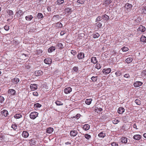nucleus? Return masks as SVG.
I'll return each mask as SVG.
<instances>
[{
    "label": "nucleus",
    "instance_id": "f257e3e1",
    "mask_svg": "<svg viewBox=\"0 0 146 146\" xmlns=\"http://www.w3.org/2000/svg\"><path fill=\"white\" fill-rule=\"evenodd\" d=\"M132 7V5L131 4L129 3H127L123 7V9L125 12L127 13L131 11Z\"/></svg>",
    "mask_w": 146,
    "mask_h": 146
},
{
    "label": "nucleus",
    "instance_id": "f03ea898",
    "mask_svg": "<svg viewBox=\"0 0 146 146\" xmlns=\"http://www.w3.org/2000/svg\"><path fill=\"white\" fill-rule=\"evenodd\" d=\"M38 113L36 111L32 112L30 114V117L31 119H34L38 116Z\"/></svg>",
    "mask_w": 146,
    "mask_h": 146
},
{
    "label": "nucleus",
    "instance_id": "7ed1b4c3",
    "mask_svg": "<svg viewBox=\"0 0 146 146\" xmlns=\"http://www.w3.org/2000/svg\"><path fill=\"white\" fill-rule=\"evenodd\" d=\"M145 27L143 26H140L137 29V31L139 33L143 32L145 31Z\"/></svg>",
    "mask_w": 146,
    "mask_h": 146
},
{
    "label": "nucleus",
    "instance_id": "20e7f679",
    "mask_svg": "<svg viewBox=\"0 0 146 146\" xmlns=\"http://www.w3.org/2000/svg\"><path fill=\"white\" fill-rule=\"evenodd\" d=\"M72 90V89L70 87L66 88L64 90V92L66 94L70 93Z\"/></svg>",
    "mask_w": 146,
    "mask_h": 146
},
{
    "label": "nucleus",
    "instance_id": "39448f33",
    "mask_svg": "<svg viewBox=\"0 0 146 146\" xmlns=\"http://www.w3.org/2000/svg\"><path fill=\"white\" fill-rule=\"evenodd\" d=\"M30 88L31 90L34 91L37 89V86L36 84H31L30 85Z\"/></svg>",
    "mask_w": 146,
    "mask_h": 146
},
{
    "label": "nucleus",
    "instance_id": "423d86ee",
    "mask_svg": "<svg viewBox=\"0 0 146 146\" xmlns=\"http://www.w3.org/2000/svg\"><path fill=\"white\" fill-rule=\"evenodd\" d=\"M44 62L46 64H50L52 62L51 59L48 58H46L44 60Z\"/></svg>",
    "mask_w": 146,
    "mask_h": 146
},
{
    "label": "nucleus",
    "instance_id": "0eeeda50",
    "mask_svg": "<svg viewBox=\"0 0 146 146\" xmlns=\"http://www.w3.org/2000/svg\"><path fill=\"white\" fill-rule=\"evenodd\" d=\"M43 74L42 72L40 70L36 71L35 73V76H39L42 75Z\"/></svg>",
    "mask_w": 146,
    "mask_h": 146
},
{
    "label": "nucleus",
    "instance_id": "6e6552de",
    "mask_svg": "<svg viewBox=\"0 0 146 146\" xmlns=\"http://www.w3.org/2000/svg\"><path fill=\"white\" fill-rule=\"evenodd\" d=\"M54 131V129L51 127H49L46 129V132L48 134H51Z\"/></svg>",
    "mask_w": 146,
    "mask_h": 146
},
{
    "label": "nucleus",
    "instance_id": "1a4fd4ad",
    "mask_svg": "<svg viewBox=\"0 0 146 146\" xmlns=\"http://www.w3.org/2000/svg\"><path fill=\"white\" fill-rule=\"evenodd\" d=\"M111 70V68H108L106 69H104L102 70V72L105 74H108L110 72Z\"/></svg>",
    "mask_w": 146,
    "mask_h": 146
},
{
    "label": "nucleus",
    "instance_id": "9d476101",
    "mask_svg": "<svg viewBox=\"0 0 146 146\" xmlns=\"http://www.w3.org/2000/svg\"><path fill=\"white\" fill-rule=\"evenodd\" d=\"M8 93L12 95H14L16 93L15 90L13 89H10L8 90Z\"/></svg>",
    "mask_w": 146,
    "mask_h": 146
},
{
    "label": "nucleus",
    "instance_id": "9b49d317",
    "mask_svg": "<svg viewBox=\"0 0 146 146\" xmlns=\"http://www.w3.org/2000/svg\"><path fill=\"white\" fill-rule=\"evenodd\" d=\"M77 57L79 59H82L84 57V54L83 52H80L78 54Z\"/></svg>",
    "mask_w": 146,
    "mask_h": 146
},
{
    "label": "nucleus",
    "instance_id": "f8f14e48",
    "mask_svg": "<svg viewBox=\"0 0 146 146\" xmlns=\"http://www.w3.org/2000/svg\"><path fill=\"white\" fill-rule=\"evenodd\" d=\"M78 132L75 130H72L70 131V135L71 136H75L77 134Z\"/></svg>",
    "mask_w": 146,
    "mask_h": 146
},
{
    "label": "nucleus",
    "instance_id": "ddd939ff",
    "mask_svg": "<svg viewBox=\"0 0 146 146\" xmlns=\"http://www.w3.org/2000/svg\"><path fill=\"white\" fill-rule=\"evenodd\" d=\"M125 111V109L124 108L121 107H119L117 110L118 113L120 114H122Z\"/></svg>",
    "mask_w": 146,
    "mask_h": 146
},
{
    "label": "nucleus",
    "instance_id": "4468645a",
    "mask_svg": "<svg viewBox=\"0 0 146 146\" xmlns=\"http://www.w3.org/2000/svg\"><path fill=\"white\" fill-rule=\"evenodd\" d=\"M141 138V136L137 134L135 135L133 137V138L134 139L136 140H139Z\"/></svg>",
    "mask_w": 146,
    "mask_h": 146
},
{
    "label": "nucleus",
    "instance_id": "2eb2a0df",
    "mask_svg": "<svg viewBox=\"0 0 146 146\" xmlns=\"http://www.w3.org/2000/svg\"><path fill=\"white\" fill-rule=\"evenodd\" d=\"M22 135L23 137L27 138L29 136V134L27 131H23Z\"/></svg>",
    "mask_w": 146,
    "mask_h": 146
},
{
    "label": "nucleus",
    "instance_id": "dca6fc26",
    "mask_svg": "<svg viewBox=\"0 0 146 146\" xmlns=\"http://www.w3.org/2000/svg\"><path fill=\"white\" fill-rule=\"evenodd\" d=\"M128 139L125 137H122L121 139V140L122 143L125 144L127 142Z\"/></svg>",
    "mask_w": 146,
    "mask_h": 146
},
{
    "label": "nucleus",
    "instance_id": "f3484780",
    "mask_svg": "<svg viewBox=\"0 0 146 146\" xmlns=\"http://www.w3.org/2000/svg\"><path fill=\"white\" fill-rule=\"evenodd\" d=\"M1 114L5 117H7L8 115V112L6 110H3L1 112Z\"/></svg>",
    "mask_w": 146,
    "mask_h": 146
},
{
    "label": "nucleus",
    "instance_id": "a211bd4d",
    "mask_svg": "<svg viewBox=\"0 0 146 146\" xmlns=\"http://www.w3.org/2000/svg\"><path fill=\"white\" fill-rule=\"evenodd\" d=\"M91 62L94 64H96L98 62L96 57L94 56L92 57L91 58Z\"/></svg>",
    "mask_w": 146,
    "mask_h": 146
},
{
    "label": "nucleus",
    "instance_id": "6ab92c4d",
    "mask_svg": "<svg viewBox=\"0 0 146 146\" xmlns=\"http://www.w3.org/2000/svg\"><path fill=\"white\" fill-rule=\"evenodd\" d=\"M33 17L32 15H28L25 17V19L27 21H30L33 19Z\"/></svg>",
    "mask_w": 146,
    "mask_h": 146
},
{
    "label": "nucleus",
    "instance_id": "aec40b11",
    "mask_svg": "<svg viewBox=\"0 0 146 146\" xmlns=\"http://www.w3.org/2000/svg\"><path fill=\"white\" fill-rule=\"evenodd\" d=\"M71 8L69 7L66 8L65 9V11L66 13L70 14L72 12V11Z\"/></svg>",
    "mask_w": 146,
    "mask_h": 146
},
{
    "label": "nucleus",
    "instance_id": "412c9836",
    "mask_svg": "<svg viewBox=\"0 0 146 146\" xmlns=\"http://www.w3.org/2000/svg\"><path fill=\"white\" fill-rule=\"evenodd\" d=\"M142 83L140 82H135L134 84V86L135 87H138L141 85Z\"/></svg>",
    "mask_w": 146,
    "mask_h": 146
},
{
    "label": "nucleus",
    "instance_id": "4be33fe9",
    "mask_svg": "<svg viewBox=\"0 0 146 146\" xmlns=\"http://www.w3.org/2000/svg\"><path fill=\"white\" fill-rule=\"evenodd\" d=\"M55 49V47L53 46H52L48 49V51L49 52H52L54 51Z\"/></svg>",
    "mask_w": 146,
    "mask_h": 146
},
{
    "label": "nucleus",
    "instance_id": "5701e85b",
    "mask_svg": "<svg viewBox=\"0 0 146 146\" xmlns=\"http://www.w3.org/2000/svg\"><path fill=\"white\" fill-rule=\"evenodd\" d=\"M22 115L21 113L16 114L14 115V117L16 119H19L22 117Z\"/></svg>",
    "mask_w": 146,
    "mask_h": 146
},
{
    "label": "nucleus",
    "instance_id": "b1692460",
    "mask_svg": "<svg viewBox=\"0 0 146 146\" xmlns=\"http://www.w3.org/2000/svg\"><path fill=\"white\" fill-rule=\"evenodd\" d=\"M90 128V125L87 124L84 125L83 127V129L85 130L86 131L89 129Z\"/></svg>",
    "mask_w": 146,
    "mask_h": 146
},
{
    "label": "nucleus",
    "instance_id": "393cba45",
    "mask_svg": "<svg viewBox=\"0 0 146 146\" xmlns=\"http://www.w3.org/2000/svg\"><path fill=\"white\" fill-rule=\"evenodd\" d=\"M99 137L100 138H104L106 136L105 133L103 132H101L98 135Z\"/></svg>",
    "mask_w": 146,
    "mask_h": 146
},
{
    "label": "nucleus",
    "instance_id": "a878e982",
    "mask_svg": "<svg viewBox=\"0 0 146 146\" xmlns=\"http://www.w3.org/2000/svg\"><path fill=\"white\" fill-rule=\"evenodd\" d=\"M101 17L102 19L104 20H108L109 19V17L106 14L102 15Z\"/></svg>",
    "mask_w": 146,
    "mask_h": 146
},
{
    "label": "nucleus",
    "instance_id": "bb28decb",
    "mask_svg": "<svg viewBox=\"0 0 146 146\" xmlns=\"http://www.w3.org/2000/svg\"><path fill=\"white\" fill-rule=\"evenodd\" d=\"M92 100L91 99H87L85 101V103L86 104L90 105L91 104Z\"/></svg>",
    "mask_w": 146,
    "mask_h": 146
},
{
    "label": "nucleus",
    "instance_id": "cd10ccee",
    "mask_svg": "<svg viewBox=\"0 0 146 146\" xmlns=\"http://www.w3.org/2000/svg\"><path fill=\"white\" fill-rule=\"evenodd\" d=\"M7 12L10 17H13V12L12 10H8L7 11Z\"/></svg>",
    "mask_w": 146,
    "mask_h": 146
},
{
    "label": "nucleus",
    "instance_id": "c85d7f7f",
    "mask_svg": "<svg viewBox=\"0 0 146 146\" xmlns=\"http://www.w3.org/2000/svg\"><path fill=\"white\" fill-rule=\"evenodd\" d=\"M19 81V80L17 78H15L13 79L12 80V82L15 84H17Z\"/></svg>",
    "mask_w": 146,
    "mask_h": 146
},
{
    "label": "nucleus",
    "instance_id": "c756f323",
    "mask_svg": "<svg viewBox=\"0 0 146 146\" xmlns=\"http://www.w3.org/2000/svg\"><path fill=\"white\" fill-rule=\"evenodd\" d=\"M140 40L143 42H146V37L144 36H142L140 38Z\"/></svg>",
    "mask_w": 146,
    "mask_h": 146
},
{
    "label": "nucleus",
    "instance_id": "7c9ffc66",
    "mask_svg": "<svg viewBox=\"0 0 146 146\" xmlns=\"http://www.w3.org/2000/svg\"><path fill=\"white\" fill-rule=\"evenodd\" d=\"M133 60V58L131 57L127 58L125 60L126 62L127 63H129L131 62Z\"/></svg>",
    "mask_w": 146,
    "mask_h": 146
},
{
    "label": "nucleus",
    "instance_id": "2f4dec72",
    "mask_svg": "<svg viewBox=\"0 0 146 146\" xmlns=\"http://www.w3.org/2000/svg\"><path fill=\"white\" fill-rule=\"evenodd\" d=\"M11 127L15 130L16 131L18 129L17 125L16 124H13L11 125Z\"/></svg>",
    "mask_w": 146,
    "mask_h": 146
},
{
    "label": "nucleus",
    "instance_id": "473e14b6",
    "mask_svg": "<svg viewBox=\"0 0 146 146\" xmlns=\"http://www.w3.org/2000/svg\"><path fill=\"white\" fill-rule=\"evenodd\" d=\"M64 2V0H57L56 3L58 5H60Z\"/></svg>",
    "mask_w": 146,
    "mask_h": 146
},
{
    "label": "nucleus",
    "instance_id": "72a5a7b5",
    "mask_svg": "<svg viewBox=\"0 0 146 146\" xmlns=\"http://www.w3.org/2000/svg\"><path fill=\"white\" fill-rule=\"evenodd\" d=\"M122 73L120 71H118L115 73V74L117 76H120L122 75Z\"/></svg>",
    "mask_w": 146,
    "mask_h": 146
},
{
    "label": "nucleus",
    "instance_id": "f704fd0d",
    "mask_svg": "<svg viewBox=\"0 0 146 146\" xmlns=\"http://www.w3.org/2000/svg\"><path fill=\"white\" fill-rule=\"evenodd\" d=\"M41 106V105L38 103L35 104L34 105V107L35 108H40Z\"/></svg>",
    "mask_w": 146,
    "mask_h": 146
},
{
    "label": "nucleus",
    "instance_id": "c9c22d12",
    "mask_svg": "<svg viewBox=\"0 0 146 146\" xmlns=\"http://www.w3.org/2000/svg\"><path fill=\"white\" fill-rule=\"evenodd\" d=\"M112 2L111 0H105V3L106 5H109Z\"/></svg>",
    "mask_w": 146,
    "mask_h": 146
},
{
    "label": "nucleus",
    "instance_id": "e433bc0d",
    "mask_svg": "<svg viewBox=\"0 0 146 146\" xmlns=\"http://www.w3.org/2000/svg\"><path fill=\"white\" fill-rule=\"evenodd\" d=\"M37 17L39 19H41L43 17L42 14L41 13H38L37 15Z\"/></svg>",
    "mask_w": 146,
    "mask_h": 146
},
{
    "label": "nucleus",
    "instance_id": "4c0bfd02",
    "mask_svg": "<svg viewBox=\"0 0 146 146\" xmlns=\"http://www.w3.org/2000/svg\"><path fill=\"white\" fill-rule=\"evenodd\" d=\"M102 110V109L101 108H98V107H96L95 109V111L96 112L98 113L101 111Z\"/></svg>",
    "mask_w": 146,
    "mask_h": 146
},
{
    "label": "nucleus",
    "instance_id": "58836bf2",
    "mask_svg": "<svg viewBox=\"0 0 146 146\" xmlns=\"http://www.w3.org/2000/svg\"><path fill=\"white\" fill-rule=\"evenodd\" d=\"M56 26L57 28L62 27V25L61 23L58 22L56 24Z\"/></svg>",
    "mask_w": 146,
    "mask_h": 146
},
{
    "label": "nucleus",
    "instance_id": "ea45409f",
    "mask_svg": "<svg viewBox=\"0 0 146 146\" xmlns=\"http://www.w3.org/2000/svg\"><path fill=\"white\" fill-rule=\"evenodd\" d=\"M30 143L32 145H35L36 144L35 141L34 139H31V140Z\"/></svg>",
    "mask_w": 146,
    "mask_h": 146
},
{
    "label": "nucleus",
    "instance_id": "a19ab883",
    "mask_svg": "<svg viewBox=\"0 0 146 146\" xmlns=\"http://www.w3.org/2000/svg\"><path fill=\"white\" fill-rule=\"evenodd\" d=\"M55 103L57 106H61L63 105L62 102L59 101H57L55 102Z\"/></svg>",
    "mask_w": 146,
    "mask_h": 146
},
{
    "label": "nucleus",
    "instance_id": "79ce46f5",
    "mask_svg": "<svg viewBox=\"0 0 146 146\" xmlns=\"http://www.w3.org/2000/svg\"><path fill=\"white\" fill-rule=\"evenodd\" d=\"M100 36V35L98 33H96L93 35V37L94 38H98Z\"/></svg>",
    "mask_w": 146,
    "mask_h": 146
},
{
    "label": "nucleus",
    "instance_id": "37998d69",
    "mask_svg": "<svg viewBox=\"0 0 146 146\" xmlns=\"http://www.w3.org/2000/svg\"><path fill=\"white\" fill-rule=\"evenodd\" d=\"M57 46L58 47V48L59 49L63 48V46L62 44L60 43H59L58 44Z\"/></svg>",
    "mask_w": 146,
    "mask_h": 146
},
{
    "label": "nucleus",
    "instance_id": "c03bdc74",
    "mask_svg": "<svg viewBox=\"0 0 146 146\" xmlns=\"http://www.w3.org/2000/svg\"><path fill=\"white\" fill-rule=\"evenodd\" d=\"M101 67V66L99 64H97L95 66V68L98 69H100Z\"/></svg>",
    "mask_w": 146,
    "mask_h": 146
},
{
    "label": "nucleus",
    "instance_id": "a18cd8bd",
    "mask_svg": "<svg viewBox=\"0 0 146 146\" xmlns=\"http://www.w3.org/2000/svg\"><path fill=\"white\" fill-rule=\"evenodd\" d=\"M135 102L137 105H140L141 104V102L140 100L139 99L136 100H135Z\"/></svg>",
    "mask_w": 146,
    "mask_h": 146
},
{
    "label": "nucleus",
    "instance_id": "49530a36",
    "mask_svg": "<svg viewBox=\"0 0 146 146\" xmlns=\"http://www.w3.org/2000/svg\"><path fill=\"white\" fill-rule=\"evenodd\" d=\"M84 137L86 139H89L91 137V136L90 135L86 134L85 135Z\"/></svg>",
    "mask_w": 146,
    "mask_h": 146
},
{
    "label": "nucleus",
    "instance_id": "de8ad7c7",
    "mask_svg": "<svg viewBox=\"0 0 146 146\" xmlns=\"http://www.w3.org/2000/svg\"><path fill=\"white\" fill-rule=\"evenodd\" d=\"M85 0H77V2L80 4H82L84 3Z\"/></svg>",
    "mask_w": 146,
    "mask_h": 146
},
{
    "label": "nucleus",
    "instance_id": "09e8293b",
    "mask_svg": "<svg viewBox=\"0 0 146 146\" xmlns=\"http://www.w3.org/2000/svg\"><path fill=\"white\" fill-rule=\"evenodd\" d=\"M121 50L125 52L127 51L128 50V49L127 47H124L121 48Z\"/></svg>",
    "mask_w": 146,
    "mask_h": 146
},
{
    "label": "nucleus",
    "instance_id": "8fccbe9b",
    "mask_svg": "<svg viewBox=\"0 0 146 146\" xmlns=\"http://www.w3.org/2000/svg\"><path fill=\"white\" fill-rule=\"evenodd\" d=\"M98 27L101 28L102 26V24L100 22L97 23L95 24Z\"/></svg>",
    "mask_w": 146,
    "mask_h": 146
},
{
    "label": "nucleus",
    "instance_id": "3c124183",
    "mask_svg": "<svg viewBox=\"0 0 146 146\" xmlns=\"http://www.w3.org/2000/svg\"><path fill=\"white\" fill-rule=\"evenodd\" d=\"M4 100V98L2 96H0V102L1 103H2Z\"/></svg>",
    "mask_w": 146,
    "mask_h": 146
},
{
    "label": "nucleus",
    "instance_id": "603ef678",
    "mask_svg": "<svg viewBox=\"0 0 146 146\" xmlns=\"http://www.w3.org/2000/svg\"><path fill=\"white\" fill-rule=\"evenodd\" d=\"M97 77H95L94 76H93L91 78V80L93 81V82H95L97 81Z\"/></svg>",
    "mask_w": 146,
    "mask_h": 146
},
{
    "label": "nucleus",
    "instance_id": "864d4df0",
    "mask_svg": "<svg viewBox=\"0 0 146 146\" xmlns=\"http://www.w3.org/2000/svg\"><path fill=\"white\" fill-rule=\"evenodd\" d=\"M4 29L6 31H8L9 29V26L8 25H5L4 27Z\"/></svg>",
    "mask_w": 146,
    "mask_h": 146
},
{
    "label": "nucleus",
    "instance_id": "5fc2aeb1",
    "mask_svg": "<svg viewBox=\"0 0 146 146\" xmlns=\"http://www.w3.org/2000/svg\"><path fill=\"white\" fill-rule=\"evenodd\" d=\"M113 123L114 124H116L119 122V121L118 119H115L112 121Z\"/></svg>",
    "mask_w": 146,
    "mask_h": 146
},
{
    "label": "nucleus",
    "instance_id": "6e6d98bb",
    "mask_svg": "<svg viewBox=\"0 0 146 146\" xmlns=\"http://www.w3.org/2000/svg\"><path fill=\"white\" fill-rule=\"evenodd\" d=\"M101 17L100 16H98L96 19V21L98 22V21H100L101 19Z\"/></svg>",
    "mask_w": 146,
    "mask_h": 146
},
{
    "label": "nucleus",
    "instance_id": "4d7b16f0",
    "mask_svg": "<svg viewBox=\"0 0 146 146\" xmlns=\"http://www.w3.org/2000/svg\"><path fill=\"white\" fill-rule=\"evenodd\" d=\"M112 146H119L118 144L116 142H114L111 143Z\"/></svg>",
    "mask_w": 146,
    "mask_h": 146
},
{
    "label": "nucleus",
    "instance_id": "13d9d810",
    "mask_svg": "<svg viewBox=\"0 0 146 146\" xmlns=\"http://www.w3.org/2000/svg\"><path fill=\"white\" fill-rule=\"evenodd\" d=\"M124 77L125 78H130V76L128 74H126L124 75Z\"/></svg>",
    "mask_w": 146,
    "mask_h": 146
},
{
    "label": "nucleus",
    "instance_id": "bf43d9fd",
    "mask_svg": "<svg viewBox=\"0 0 146 146\" xmlns=\"http://www.w3.org/2000/svg\"><path fill=\"white\" fill-rule=\"evenodd\" d=\"M80 114H77L74 117L78 119L80 117Z\"/></svg>",
    "mask_w": 146,
    "mask_h": 146
},
{
    "label": "nucleus",
    "instance_id": "052dcab7",
    "mask_svg": "<svg viewBox=\"0 0 146 146\" xmlns=\"http://www.w3.org/2000/svg\"><path fill=\"white\" fill-rule=\"evenodd\" d=\"M33 95L35 96H37L38 95V94L37 92H33Z\"/></svg>",
    "mask_w": 146,
    "mask_h": 146
},
{
    "label": "nucleus",
    "instance_id": "680f3d73",
    "mask_svg": "<svg viewBox=\"0 0 146 146\" xmlns=\"http://www.w3.org/2000/svg\"><path fill=\"white\" fill-rule=\"evenodd\" d=\"M142 75H144V76L146 75V70H143L142 72Z\"/></svg>",
    "mask_w": 146,
    "mask_h": 146
},
{
    "label": "nucleus",
    "instance_id": "e2e57ef3",
    "mask_svg": "<svg viewBox=\"0 0 146 146\" xmlns=\"http://www.w3.org/2000/svg\"><path fill=\"white\" fill-rule=\"evenodd\" d=\"M71 53L72 54L74 55H75V54L76 53V51L74 50H71Z\"/></svg>",
    "mask_w": 146,
    "mask_h": 146
},
{
    "label": "nucleus",
    "instance_id": "0e129e2a",
    "mask_svg": "<svg viewBox=\"0 0 146 146\" xmlns=\"http://www.w3.org/2000/svg\"><path fill=\"white\" fill-rule=\"evenodd\" d=\"M73 70L75 71H77L78 70V68L77 67H74L73 68Z\"/></svg>",
    "mask_w": 146,
    "mask_h": 146
},
{
    "label": "nucleus",
    "instance_id": "69168bd1",
    "mask_svg": "<svg viewBox=\"0 0 146 146\" xmlns=\"http://www.w3.org/2000/svg\"><path fill=\"white\" fill-rule=\"evenodd\" d=\"M60 16L59 15H54L53 17V18H60Z\"/></svg>",
    "mask_w": 146,
    "mask_h": 146
},
{
    "label": "nucleus",
    "instance_id": "338daca9",
    "mask_svg": "<svg viewBox=\"0 0 146 146\" xmlns=\"http://www.w3.org/2000/svg\"><path fill=\"white\" fill-rule=\"evenodd\" d=\"M65 33L64 32V31H61V32L60 33V34L62 36V35H64Z\"/></svg>",
    "mask_w": 146,
    "mask_h": 146
},
{
    "label": "nucleus",
    "instance_id": "774afa93",
    "mask_svg": "<svg viewBox=\"0 0 146 146\" xmlns=\"http://www.w3.org/2000/svg\"><path fill=\"white\" fill-rule=\"evenodd\" d=\"M133 127L134 128H135L136 129H137V125L135 124H134Z\"/></svg>",
    "mask_w": 146,
    "mask_h": 146
}]
</instances>
